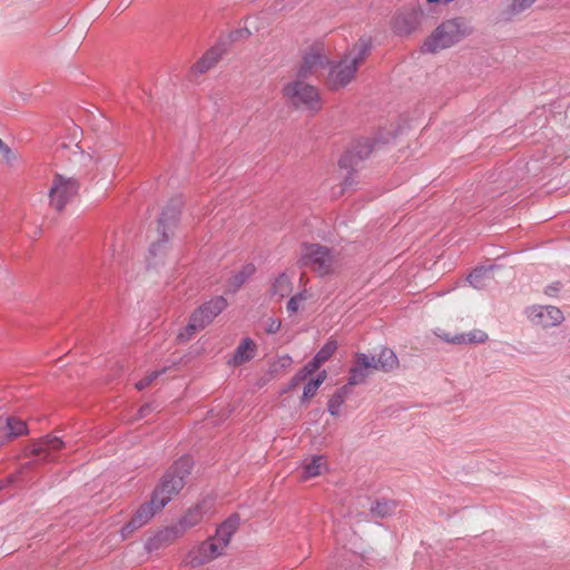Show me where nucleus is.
<instances>
[{"instance_id": "nucleus-39", "label": "nucleus", "mask_w": 570, "mask_h": 570, "mask_svg": "<svg viewBox=\"0 0 570 570\" xmlns=\"http://www.w3.org/2000/svg\"><path fill=\"white\" fill-rule=\"evenodd\" d=\"M282 322L278 318L269 317L265 322V331L269 334H274L279 331Z\"/></svg>"}, {"instance_id": "nucleus-12", "label": "nucleus", "mask_w": 570, "mask_h": 570, "mask_svg": "<svg viewBox=\"0 0 570 570\" xmlns=\"http://www.w3.org/2000/svg\"><path fill=\"white\" fill-rule=\"evenodd\" d=\"M213 510V500L206 498L191 507L181 517L179 525L185 530L200 523Z\"/></svg>"}, {"instance_id": "nucleus-4", "label": "nucleus", "mask_w": 570, "mask_h": 570, "mask_svg": "<svg viewBox=\"0 0 570 570\" xmlns=\"http://www.w3.org/2000/svg\"><path fill=\"white\" fill-rule=\"evenodd\" d=\"M299 262L314 273L324 276L332 273L337 264L330 248L320 244H306L301 249Z\"/></svg>"}, {"instance_id": "nucleus-46", "label": "nucleus", "mask_w": 570, "mask_h": 570, "mask_svg": "<svg viewBox=\"0 0 570 570\" xmlns=\"http://www.w3.org/2000/svg\"><path fill=\"white\" fill-rule=\"evenodd\" d=\"M284 360H285L286 362H288V363L291 362V357H289V356H285V357H284Z\"/></svg>"}, {"instance_id": "nucleus-11", "label": "nucleus", "mask_w": 570, "mask_h": 570, "mask_svg": "<svg viewBox=\"0 0 570 570\" xmlns=\"http://www.w3.org/2000/svg\"><path fill=\"white\" fill-rule=\"evenodd\" d=\"M159 510L160 509H156L155 504L153 503V499L149 502L141 504L134 513L131 520L121 529V538L126 539L134 531L144 527Z\"/></svg>"}, {"instance_id": "nucleus-44", "label": "nucleus", "mask_w": 570, "mask_h": 570, "mask_svg": "<svg viewBox=\"0 0 570 570\" xmlns=\"http://www.w3.org/2000/svg\"><path fill=\"white\" fill-rule=\"evenodd\" d=\"M169 218H170V220H171L169 225H173V224L175 223V220H176V213H174V212H173V213L170 214Z\"/></svg>"}, {"instance_id": "nucleus-25", "label": "nucleus", "mask_w": 570, "mask_h": 570, "mask_svg": "<svg viewBox=\"0 0 570 570\" xmlns=\"http://www.w3.org/2000/svg\"><path fill=\"white\" fill-rule=\"evenodd\" d=\"M491 272L492 267H478L469 275L468 281L474 288L481 289L490 282Z\"/></svg>"}, {"instance_id": "nucleus-26", "label": "nucleus", "mask_w": 570, "mask_h": 570, "mask_svg": "<svg viewBox=\"0 0 570 570\" xmlns=\"http://www.w3.org/2000/svg\"><path fill=\"white\" fill-rule=\"evenodd\" d=\"M351 393V387L348 385H344L340 387L330 399L328 401V412L333 416H337L340 414V409L342 404L345 402L347 395Z\"/></svg>"}, {"instance_id": "nucleus-14", "label": "nucleus", "mask_w": 570, "mask_h": 570, "mask_svg": "<svg viewBox=\"0 0 570 570\" xmlns=\"http://www.w3.org/2000/svg\"><path fill=\"white\" fill-rule=\"evenodd\" d=\"M67 444L56 435H47L46 438L37 441L32 446V453L41 456L43 460H51V455L66 448Z\"/></svg>"}, {"instance_id": "nucleus-27", "label": "nucleus", "mask_w": 570, "mask_h": 570, "mask_svg": "<svg viewBox=\"0 0 570 570\" xmlns=\"http://www.w3.org/2000/svg\"><path fill=\"white\" fill-rule=\"evenodd\" d=\"M326 377H327L326 371H322L317 374V376L315 379L309 380L306 383V385L304 386L302 402L313 397L316 394L318 387L326 380Z\"/></svg>"}, {"instance_id": "nucleus-15", "label": "nucleus", "mask_w": 570, "mask_h": 570, "mask_svg": "<svg viewBox=\"0 0 570 570\" xmlns=\"http://www.w3.org/2000/svg\"><path fill=\"white\" fill-rule=\"evenodd\" d=\"M301 480L305 481L323 474L327 470V461L323 455H313L305 459L302 464Z\"/></svg>"}, {"instance_id": "nucleus-8", "label": "nucleus", "mask_w": 570, "mask_h": 570, "mask_svg": "<svg viewBox=\"0 0 570 570\" xmlns=\"http://www.w3.org/2000/svg\"><path fill=\"white\" fill-rule=\"evenodd\" d=\"M328 63L330 59L325 48L321 45L312 46L303 56L296 77L308 78L318 76Z\"/></svg>"}, {"instance_id": "nucleus-2", "label": "nucleus", "mask_w": 570, "mask_h": 570, "mask_svg": "<svg viewBox=\"0 0 570 570\" xmlns=\"http://www.w3.org/2000/svg\"><path fill=\"white\" fill-rule=\"evenodd\" d=\"M471 32L472 28L464 18L445 20L425 39L422 51L435 53L451 48L471 35Z\"/></svg>"}, {"instance_id": "nucleus-40", "label": "nucleus", "mask_w": 570, "mask_h": 570, "mask_svg": "<svg viewBox=\"0 0 570 570\" xmlns=\"http://www.w3.org/2000/svg\"><path fill=\"white\" fill-rule=\"evenodd\" d=\"M249 33L250 32L247 28H242V29H237V30L233 31L229 37H230L232 41H237V40L247 38L249 36Z\"/></svg>"}, {"instance_id": "nucleus-17", "label": "nucleus", "mask_w": 570, "mask_h": 570, "mask_svg": "<svg viewBox=\"0 0 570 570\" xmlns=\"http://www.w3.org/2000/svg\"><path fill=\"white\" fill-rule=\"evenodd\" d=\"M178 530L176 528H165L156 532L153 537L148 538L145 548L148 551L158 550L171 541L178 535Z\"/></svg>"}, {"instance_id": "nucleus-13", "label": "nucleus", "mask_w": 570, "mask_h": 570, "mask_svg": "<svg viewBox=\"0 0 570 570\" xmlns=\"http://www.w3.org/2000/svg\"><path fill=\"white\" fill-rule=\"evenodd\" d=\"M227 306V302L224 297L218 296L209 302L205 303L203 306H200L197 311H195L193 314L198 315V322L203 324V327L205 328L208 324L212 323V321L220 314Z\"/></svg>"}, {"instance_id": "nucleus-31", "label": "nucleus", "mask_w": 570, "mask_h": 570, "mask_svg": "<svg viewBox=\"0 0 570 570\" xmlns=\"http://www.w3.org/2000/svg\"><path fill=\"white\" fill-rule=\"evenodd\" d=\"M255 273V266L253 264L245 265L236 275L230 279V286L234 289L240 287L253 274Z\"/></svg>"}, {"instance_id": "nucleus-19", "label": "nucleus", "mask_w": 570, "mask_h": 570, "mask_svg": "<svg viewBox=\"0 0 570 570\" xmlns=\"http://www.w3.org/2000/svg\"><path fill=\"white\" fill-rule=\"evenodd\" d=\"M238 527V518H229L222 523L212 539L226 551L233 534Z\"/></svg>"}, {"instance_id": "nucleus-42", "label": "nucleus", "mask_w": 570, "mask_h": 570, "mask_svg": "<svg viewBox=\"0 0 570 570\" xmlns=\"http://www.w3.org/2000/svg\"><path fill=\"white\" fill-rule=\"evenodd\" d=\"M321 363L317 362V360L314 357L309 363H307L303 370L308 374H313L314 372H316L320 367H321Z\"/></svg>"}, {"instance_id": "nucleus-43", "label": "nucleus", "mask_w": 570, "mask_h": 570, "mask_svg": "<svg viewBox=\"0 0 570 570\" xmlns=\"http://www.w3.org/2000/svg\"><path fill=\"white\" fill-rule=\"evenodd\" d=\"M150 411V405L146 404L139 410L140 417H144Z\"/></svg>"}, {"instance_id": "nucleus-32", "label": "nucleus", "mask_w": 570, "mask_h": 570, "mask_svg": "<svg viewBox=\"0 0 570 570\" xmlns=\"http://www.w3.org/2000/svg\"><path fill=\"white\" fill-rule=\"evenodd\" d=\"M396 504L393 501L383 500L377 501L371 511L376 517H386L395 510Z\"/></svg>"}, {"instance_id": "nucleus-23", "label": "nucleus", "mask_w": 570, "mask_h": 570, "mask_svg": "<svg viewBox=\"0 0 570 570\" xmlns=\"http://www.w3.org/2000/svg\"><path fill=\"white\" fill-rule=\"evenodd\" d=\"M399 360L395 353L390 348H382L379 356H374V368L375 371L390 372L396 368Z\"/></svg>"}, {"instance_id": "nucleus-29", "label": "nucleus", "mask_w": 570, "mask_h": 570, "mask_svg": "<svg viewBox=\"0 0 570 570\" xmlns=\"http://www.w3.org/2000/svg\"><path fill=\"white\" fill-rule=\"evenodd\" d=\"M6 425L8 429L9 439H13L28 433L27 424L22 420L16 417H8L6 421Z\"/></svg>"}, {"instance_id": "nucleus-37", "label": "nucleus", "mask_w": 570, "mask_h": 570, "mask_svg": "<svg viewBox=\"0 0 570 570\" xmlns=\"http://www.w3.org/2000/svg\"><path fill=\"white\" fill-rule=\"evenodd\" d=\"M0 153L3 157V159L9 165H13L18 160L17 154L9 146H7L1 139H0Z\"/></svg>"}, {"instance_id": "nucleus-24", "label": "nucleus", "mask_w": 570, "mask_h": 570, "mask_svg": "<svg viewBox=\"0 0 570 570\" xmlns=\"http://www.w3.org/2000/svg\"><path fill=\"white\" fill-rule=\"evenodd\" d=\"M256 345L250 338H245L236 348L233 356V364L240 365L254 357Z\"/></svg>"}, {"instance_id": "nucleus-47", "label": "nucleus", "mask_w": 570, "mask_h": 570, "mask_svg": "<svg viewBox=\"0 0 570 570\" xmlns=\"http://www.w3.org/2000/svg\"><path fill=\"white\" fill-rule=\"evenodd\" d=\"M453 0H445L446 3L452 2Z\"/></svg>"}, {"instance_id": "nucleus-35", "label": "nucleus", "mask_w": 570, "mask_h": 570, "mask_svg": "<svg viewBox=\"0 0 570 570\" xmlns=\"http://www.w3.org/2000/svg\"><path fill=\"white\" fill-rule=\"evenodd\" d=\"M537 0H513L509 6L511 14H519L529 9Z\"/></svg>"}, {"instance_id": "nucleus-45", "label": "nucleus", "mask_w": 570, "mask_h": 570, "mask_svg": "<svg viewBox=\"0 0 570 570\" xmlns=\"http://www.w3.org/2000/svg\"><path fill=\"white\" fill-rule=\"evenodd\" d=\"M428 3H438L440 0H426Z\"/></svg>"}, {"instance_id": "nucleus-16", "label": "nucleus", "mask_w": 570, "mask_h": 570, "mask_svg": "<svg viewBox=\"0 0 570 570\" xmlns=\"http://www.w3.org/2000/svg\"><path fill=\"white\" fill-rule=\"evenodd\" d=\"M92 160L94 176L101 179L107 178L109 170L117 164V157L109 153L95 151Z\"/></svg>"}, {"instance_id": "nucleus-48", "label": "nucleus", "mask_w": 570, "mask_h": 570, "mask_svg": "<svg viewBox=\"0 0 570 570\" xmlns=\"http://www.w3.org/2000/svg\"><path fill=\"white\" fill-rule=\"evenodd\" d=\"M2 488H3V484H2V483H0V489H2Z\"/></svg>"}, {"instance_id": "nucleus-20", "label": "nucleus", "mask_w": 570, "mask_h": 570, "mask_svg": "<svg viewBox=\"0 0 570 570\" xmlns=\"http://www.w3.org/2000/svg\"><path fill=\"white\" fill-rule=\"evenodd\" d=\"M224 48L216 46L210 48L194 66L195 72L204 73L212 69L223 57Z\"/></svg>"}, {"instance_id": "nucleus-5", "label": "nucleus", "mask_w": 570, "mask_h": 570, "mask_svg": "<svg viewBox=\"0 0 570 570\" xmlns=\"http://www.w3.org/2000/svg\"><path fill=\"white\" fill-rule=\"evenodd\" d=\"M305 78H298L287 82L283 88L284 97L296 107L307 109L320 108L318 90L304 81Z\"/></svg>"}, {"instance_id": "nucleus-41", "label": "nucleus", "mask_w": 570, "mask_h": 570, "mask_svg": "<svg viewBox=\"0 0 570 570\" xmlns=\"http://www.w3.org/2000/svg\"><path fill=\"white\" fill-rule=\"evenodd\" d=\"M309 375L302 368L291 381L289 389L297 386L301 382L305 381Z\"/></svg>"}, {"instance_id": "nucleus-10", "label": "nucleus", "mask_w": 570, "mask_h": 570, "mask_svg": "<svg viewBox=\"0 0 570 570\" xmlns=\"http://www.w3.org/2000/svg\"><path fill=\"white\" fill-rule=\"evenodd\" d=\"M375 371L374 368V356L366 355L364 353H357L355 355V362L350 370L348 382L346 385L350 387L358 385L365 382V380Z\"/></svg>"}, {"instance_id": "nucleus-7", "label": "nucleus", "mask_w": 570, "mask_h": 570, "mask_svg": "<svg viewBox=\"0 0 570 570\" xmlns=\"http://www.w3.org/2000/svg\"><path fill=\"white\" fill-rule=\"evenodd\" d=\"M524 314L532 325L543 330L559 326L564 321L562 311L553 305H531Z\"/></svg>"}, {"instance_id": "nucleus-30", "label": "nucleus", "mask_w": 570, "mask_h": 570, "mask_svg": "<svg viewBox=\"0 0 570 570\" xmlns=\"http://www.w3.org/2000/svg\"><path fill=\"white\" fill-rule=\"evenodd\" d=\"M393 28L399 35H409L414 30L415 26L410 16L400 14L395 18Z\"/></svg>"}, {"instance_id": "nucleus-36", "label": "nucleus", "mask_w": 570, "mask_h": 570, "mask_svg": "<svg viewBox=\"0 0 570 570\" xmlns=\"http://www.w3.org/2000/svg\"><path fill=\"white\" fill-rule=\"evenodd\" d=\"M307 299V296L305 293H299L297 295H294L291 297V299L287 303V311L291 314H294L298 311L299 305Z\"/></svg>"}, {"instance_id": "nucleus-3", "label": "nucleus", "mask_w": 570, "mask_h": 570, "mask_svg": "<svg viewBox=\"0 0 570 570\" xmlns=\"http://www.w3.org/2000/svg\"><path fill=\"white\" fill-rule=\"evenodd\" d=\"M190 460H179L174 469L163 479L159 487L153 493V503L156 509H163L185 485V476L190 471Z\"/></svg>"}, {"instance_id": "nucleus-34", "label": "nucleus", "mask_w": 570, "mask_h": 570, "mask_svg": "<svg viewBox=\"0 0 570 570\" xmlns=\"http://www.w3.org/2000/svg\"><path fill=\"white\" fill-rule=\"evenodd\" d=\"M337 348L335 341H328L314 356L321 364L325 363L334 354Z\"/></svg>"}, {"instance_id": "nucleus-28", "label": "nucleus", "mask_w": 570, "mask_h": 570, "mask_svg": "<svg viewBox=\"0 0 570 570\" xmlns=\"http://www.w3.org/2000/svg\"><path fill=\"white\" fill-rule=\"evenodd\" d=\"M203 324L198 322V315L191 314L186 327L179 332L178 340L180 342L189 341L198 331L203 330Z\"/></svg>"}, {"instance_id": "nucleus-6", "label": "nucleus", "mask_w": 570, "mask_h": 570, "mask_svg": "<svg viewBox=\"0 0 570 570\" xmlns=\"http://www.w3.org/2000/svg\"><path fill=\"white\" fill-rule=\"evenodd\" d=\"M79 183L75 177L56 174L49 189V200L52 208L62 210L77 195Z\"/></svg>"}, {"instance_id": "nucleus-33", "label": "nucleus", "mask_w": 570, "mask_h": 570, "mask_svg": "<svg viewBox=\"0 0 570 570\" xmlns=\"http://www.w3.org/2000/svg\"><path fill=\"white\" fill-rule=\"evenodd\" d=\"M361 156H358L356 153L354 151H347L346 154H344L342 156V158L340 159V167L342 169H351V170H355L356 169V166L358 164V161L361 160Z\"/></svg>"}, {"instance_id": "nucleus-1", "label": "nucleus", "mask_w": 570, "mask_h": 570, "mask_svg": "<svg viewBox=\"0 0 570 570\" xmlns=\"http://www.w3.org/2000/svg\"><path fill=\"white\" fill-rule=\"evenodd\" d=\"M371 48L366 38L360 39L342 59L330 68L327 85L333 90L347 86L354 78L358 66L364 61Z\"/></svg>"}, {"instance_id": "nucleus-18", "label": "nucleus", "mask_w": 570, "mask_h": 570, "mask_svg": "<svg viewBox=\"0 0 570 570\" xmlns=\"http://www.w3.org/2000/svg\"><path fill=\"white\" fill-rule=\"evenodd\" d=\"M443 341L454 344H469V343H483L487 341L488 335L483 331L474 330L469 333H461L454 336H450L443 332L435 333Z\"/></svg>"}, {"instance_id": "nucleus-21", "label": "nucleus", "mask_w": 570, "mask_h": 570, "mask_svg": "<svg viewBox=\"0 0 570 570\" xmlns=\"http://www.w3.org/2000/svg\"><path fill=\"white\" fill-rule=\"evenodd\" d=\"M167 217L168 213H163L158 220V230L161 233V239L153 243L149 247V257L150 258H161L165 253L166 242L168 239V235L166 233L167 228Z\"/></svg>"}, {"instance_id": "nucleus-22", "label": "nucleus", "mask_w": 570, "mask_h": 570, "mask_svg": "<svg viewBox=\"0 0 570 570\" xmlns=\"http://www.w3.org/2000/svg\"><path fill=\"white\" fill-rule=\"evenodd\" d=\"M292 292L291 277L282 273L272 283L268 295L272 299L281 301Z\"/></svg>"}, {"instance_id": "nucleus-38", "label": "nucleus", "mask_w": 570, "mask_h": 570, "mask_svg": "<svg viewBox=\"0 0 570 570\" xmlns=\"http://www.w3.org/2000/svg\"><path fill=\"white\" fill-rule=\"evenodd\" d=\"M164 372H165V370L151 372L146 377H144L142 380H140L136 383V389L141 391V390L148 387Z\"/></svg>"}, {"instance_id": "nucleus-9", "label": "nucleus", "mask_w": 570, "mask_h": 570, "mask_svg": "<svg viewBox=\"0 0 570 570\" xmlns=\"http://www.w3.org/2000/svg\"><path fill=\"white\" fill-rule=\"evenodd\" d=\"M224 553L225 551L222 547L210 538L193 547L186 557V562L193 567H198L215 560Z\"/></svg>"}]
</instances>
